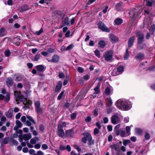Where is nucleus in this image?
Returning a JSON list of instances; mask_svg holds the SVG:
<instances>
[{"label":"nucleus","mask_w":155,"mask_h":155,"mask_svg":"<svg viewBox=\"0 0 155 155\" xmlns=\"http://www.w3.org/2000/svg\"><path fill=\"white\" fill-rule=\"evenodd\" d=\"M16 125L18 126L19 127H22V124L18 120H16Z\"/></svg>","instance_id":"5fc2aeb1"},{"label":"nucleus","mask_w":155,"mask_h":155,"mask_svg":"<svg viewBox=\"0 0 155 155\" xmlns=\"http://www.w3.org/2000/svg\"><path fill=\"white\" fill-rule=\"evenodd\" d=\"M120 150L123 152H124L126 150V148L124 146H122L120 148Z\"/></svg>","instance_id":"774afa93"},{"label":"nucleus","mask_w":155,"mask_h":155,"mask_svg":"<svg viewBox=\"0 0 155 155\" xmlns=\"http://www.w3.org/2000/svg\"><path fill=\"white\" fill-rule=\"evenodd\" d=\"M21 78L20 75H16L14 78V80L17 81H19L21 80Z\"/></svg>","instance_id":"c9c22d12"},{"label":"nucleus","mask_w":155,"mask_h":155,"mask_svg":"<svg viewBox=\"0 0 155 155\" xmlns=\"http://www.w3.org/2000/svg\"><path fill=\"white\" fill-rule=\"evenodd\" d=\"M59 59V56L55 54L54 55L52 58V62L54 63L58 62Z\"/></svg>","instance_id":"a211bd4d"},{"label":"nucleus","mask_w":155,"mask_h":155,"mask_svg":"<svg viewBox=\"0 0 155 155\" xmlns=\"http://www.w3.org/2000/svg\"><path fill=\"white\" fill-rule=\"evenodd\" d=\"M58 76L60 78H63L64 77V74L62 72H59L58 74Z\"/></svg>","instance_id":"6e6d98bb"},{"label":"nucleus","mask_w":155,"mask_h":155,"mask_svg":"<svg viewBox=\"0 0 155 155\" xmlns=\"http://www.w3.org/2000/svg\"><path fill=\"white\" fill-rule=\"evenodd\" d=\"M119 74H121L124 71V66L122 65L119 66L116 69Z\"/></svg>","instance_id":"c756f323"},{"label":"nucleus","mask_w":155,"mask_h":155,"mask_svg":"<svg viewBox=\"0 0 155 155\" xmlns=\"http://www.w3.org/2000/svg\"><path fill=\"white\" fill-rule=\"evenodd\" d=\"M98 45L99 47L101 48H104L105 46V41L103 40H101L99 41L98 42Z\"/></svg>","instance_id":"7c9ffc66"},{"label":"nucleus","mask_w":155,"mask_h":155,"mask_svg":"<svg viewBox=\"0 0 155 155\" xmlns=\"http://www.w3.org/2000/svg\"><path fill=\"white\" fill-rule=\"evenodd\" d=\"M122 4V3L120 2L117 4L116 5V8L117 11H120L122 10V8L123 7Z\"/></svg>","instance_id":"aec40b11"},{"label":"nucleus","mask_w":155,"mask_h":155,"mask_svg":"<svg viewBox=\"0 0 155 155\" xmlns=\"http://www.w3.org/2000/svg\"><path fill=\"white\" fill-rule=\"evenodd\" d=\"M40 54H37L34 58V60L35 61H38L40 59Z\"/></svg>","instance_id":"37998d69"},{"label":"nucleus","mask_w":155,"mask_h":155,"mask_svg":"<svg viewBox=\"0 0 155 155\" xmlns=\"http://www.w3.org/2000/svg\"><path fill=\"white\" fill-rule=\"evenodd\" d=\"M37 70L40 72H43L46 69V67L43 65H40L36 66Z\"/></svg>","instance_id":"ddd939ff"},{"label":"nucleus","mask_w":155,"mask_h":155,"mask_svg":"<svg viewBox=\"0 0 155 155\" xmlns=\"http://www.w3.org/2000/svg\"><path fill=\"white\" fill-rule=\"evenodd\" d=\"M10 140L11 142L13 143V144L16 145L18 144V142L14 140L13 138L11 137Z\"/></svg>","instance_id":"c03bdc74"},{"label":"nucleus","mask_w":155,"mask_h":155,"mask_svg":"<svg viewBox=\"0 0 155 155\" xmlns=\"http://www.w3.org/2000/svg\"><path fill=\"white\" fill-rule=\"evenodd\" d=\"M14 94L15 96V100L16 101H19L22 102H24L26 101V98L23 95L20 94V91H14Z\"/></svg>","instance_id":"39448f33"},{"label":"nucleus","mask_w":155,"mask_h":155,"mask_svg":"<svg viewBox=\"0 0 155 155\" xmlns=\"http://www.w3.org/2000/svg\"><path fill=\"white\" fill-rule=\"evenodd\" d=\"M74 133L71 130H67L65 132V136L68 137H73Z\"/></svg>","instance_id":"dca6fc26"},{"label":"nucleus","mask_w":155,"mask_h":155,"mask_svg":"<svg viewBox=\"0 0 155 155\" xmlns=\"http://www.w3.org/2000/svg\"><path fill=\"white\" fill-rule=\"evenodd\" d=\"M94 53L95 55L98 58L100 57V51L97 49H96L94 51Z\"/></svg>","instance_id":"09e8293b"},{"label":"nucleus","mask_w":155,"mask_h":155,"mask_svg":"<svg viewBox=\"0 0 155 155\" xmlns=\"http://www.w3.org/2000/svg\"><path fill=\"white\" fill-rule=\"evenodd\" d=\"M58 135L61 137H63L64 136V133L63 128L62 126L60 124L59 125L58 127Z\"/></svg>","instance_id":"9b49d317"},{"label":"nucleus","mask_w":155,"mask_h":155,"mask_svg":"<svg viewBox=\"0 0 155 155\" xmlns=\"http://www.w3.org/2000/svg\"><path fill=\"white\" fill-rule=\"evenodd\" d=\"M111 123L114 124H116L120 122V119L119 114L116 113L114 114L111 117Z\"/></svg>","instance_id":"0eeeda50"},{"label":"nucleus","mask_w":155,"mask_h":155,"mask_svg":"<svg viewBox=\"0 0 155 155\" xmlns=\"http://www.w3.org/2000/svg\"><path fill=\"white\" fill-rule=\"evenodd\" d=\"M108 104L109 106H111L113 104V102L112 101V100L110 97L108 99Z\"/></svg>","instance_id":"4d7b16f0"},{"label":"nucleus","mask_w":155,"mask_h":155,"mask_svg":"<svg viewBox=\"0 0 155 155\" xmlns=\"http://www.w3.org/2000/svg\"><path fill=\"white\" fill-rule=\"evenodd\" d=\"M5 54L6 56H9L10 54V52L9 50H6L5 52Z\"/></svg>","instance_id":"13d9d810"},{"label":"nucleus","mask_w":155,"mask_h":155,"mask_svg":"<svg viewBox=\"0 0 155 155\" xmlns=\"http://www.w3.org/2000/svg\"><path fill=\"white\" fill-rule=\"evenodd\" d=\"M142 12V10L138 8H134L131 10L129 12V16L130 18L133 19L137 18Z\"/></svg>","instance_id":"7ed1b4c3"},{"label":"nucleus","mask_w":155,"mask_h":155,"mask_svg":"<svg viewBox=\"0 0 155 155\" xmlns=\"http://www.w3.org/2000/svg\"><path fill=\"white\" fill-rule=\"evenodd\" d=\"M64 93V91H62L61 92V93L58 96L57 98L58 100H60L61 99V98H62L63 96Z\"/></svg>","instance_id":"3c124183"},{"label":"nucleus","mask_w":155,"mask_h":155,"mask_svg":"<svg viewBox=\"0 0 155 155\" xmlns=\"http://www.w3.org/2000/svg\"><path fill=\"white\" fill-rule=\"evenodd\" d=\"M75 20V18H73L71 19L70 21L69 17H67L64 18L62 20V23L63 24L64 26L66 25L70 26L74 24Z\"/></svg>","instance_id":"423d86ee"},{"label":"nucleus","mask_w":155,"mask_h":155,"mask_svg":"<svg viewBox=\"0 0 155 155\" xmlns=\"http://www.w3.org/2000/svg\"><path fill=\"white\" fill-rule=\"evenodd\" d=\"M83 135L84 137L82 138L81 141L82 142L86 143L87 141H88V145L89 146H91L94 144V142L92 140V137L90 134L85 132L84 133Z\"/></svg>","instance_id":"f03ea898"},{"label":"nucleus","mask_w":155,"mask_h":155,"mask_svg":"<svg viewBox=\"0 0 155 155\" xmlns=\"http://www.w3.org/2000/svg\"><path fill=\"white\" fill-rule=\"evenodd\" d=\"M10 95L9 93H7L6 95L5 99V101L8 102L10 99Z\"/></svg>","instance_id":"4c0bfd02"},{"label":"nucleus","mask_w":155,"mask_h":155,"mask_svg":"<svg viewBox=\"0 0 155 155\" xmlns=\"http://www.w3.org/2000/svg\"><path fill=\"white\" fill-rule=\"evenodd\" d=\"M135 40V37L133 36L129 38L128 41V47L129 48L131 47L133 45V43Z\"/></svg>","instance_id":"4468645a"},{"label":"nucleus","mask_w":155,"mask_h":155,"mask_svg":"<svg viewBox=\"0 0 155 155\" xmlns=\"http://www.w3.org/2000/svg\"><path fill=\"white\" fill-rule=\"evenodd\" d=\"M42 147L43 150H46L48 149V147L46 144H44L42 145Z\"/></svg>","instance_id":"052dcab7"},{"label":"nucleus","mask_w":155,"mask_h":155,"mask_svg":"<svg viewBox=\"0 0 155 155\" xmlns=\"http://www.w3.org/2000/svg\"><path fill=\"white\" fill-rule=\"evenodd\" d=\"M74 45L73 44H71L68 46L66 48V50L68 51L74 47Z\"/></svg>","instance_id":"8fccbe9b"},{"label":"nucleus","mask_w":155,"mask_h":155,"mask_svg":"<svg viewBox=\"0 0 155 155\" xmlns=\"http://www.w3.org/2000/svg\"><path fill=\"white\" fill-rule=\"evenodd\" d=\"M146 140H148L150 138V135L149 133L146 132L144 136Z\"/></svg>","instance_id":"a18cd8bd"},{"label":"nucleus","mask_w":155,"mask_h":155,"mask_svg":"<svg viewBox=\"0 0 155 155\" xmlns=\"http://www.w3.org/2000/svg\"><path fill=\"white\" fill-rule=\"evenodd\" d=\"M27 117L28 119L33 124H35V121L32 118V117L31 116H30L29 115L27 116Z\"/></svg>","instance_id":"a19ab883"},{"label":"nucleus","mask_w":155,"mask_h":155,"mask_svg":"<svg viewBox=\"0 0 155 155\" xmlns=\"http://www.w3.org/2000/svg\"><path fill=\"white\" fill-rule=\"evenodd\" d=\"M99 132V131L98 129L97 128L94 129V134L96 135L98 134Z\"/></svg>","instance_id":"338daca9"},{"label":"nucleus","mask_w":155,"mask_h":155,"mask_svg":"<svg viewBox=\"0 0 155 155\" xmlns=\"http://www.w3.org/2000/svg\"><path fill=\"white\" fill-rule=\"evenodd\" d=\"M123 22V20L120 18H116L114 21V25H119L121 24Z\"/></svg>","instance_id":"4be33fe9"},{"label":"nucleus","mask_w":155,"mask_h":155,"mask_svg":"<svg viewBox=\"0 0 155 155\" xmlns=\"http://www.w3.org/2000/svg\"><path fill=\"white\" fill-rule=\"evenodd\" d=\"M155 30V25L154 24L152 25L149 29V31L152 35H153L154 33Z\"/></svg>","instance_id":"c85d7f7f"},{"label":"nucleus","mask_w":155,"mask_h":155,"mask_svg":"<svg viewBox=\"0 0 155 155\" xmlns=\"http://www.w3.org/2000/svg\"><path fill=\"white\" fill-rule=\"evenodd\" d=\"M9 140V139L8 137H5L2 143V144H6L8 143Z\"/></svg>","instance_id":"e433bc0d"},{"label":"nucleus","mask_w":155,"mask_h":155,"mask_svg":"<svg viewBox=\"0 0 155 155\" xmlns=\"http://www.w3.org/2000/svg\"><path fill=\"white\" fill-rule=\"evenodd\" d=\"M13 111L12 109L10 108L7 112H5V114L7 118H10L12 115Z\"/></svg>","instance_id":"2eb2a0df"},{"label":"nucleus","mask_w":155,"mask_h":155,"mask_svg":"<svg viewBox=\"0 0 155 155\" xmlns=\"http://www.w3.org/2000/svg\"><path fill=\"white\" fill-rule=\"evenodd\" d=\"M23 137L24 140H29L31 138V136L30 134H27L23 135Z\"/></svg>","instance_id":"393cba45"},{"label":"nucleus","mask_w":155,"mask_h":155,"mask_svg":"<svg viewBox=\"0 0 155 155\" xmlns=\"http://www.w3.org/2000/svg\"><path fill=\"white\" fill-rule=\"evenodd\" d=\"M62 86L61 81H59L57 83L55 89V91L56 92L59 91L61 88Z\"/></svg>","instance_id":"6ab92c4d"},{"label":"nucleus","mask_w":155,"mask_h":155,"mask_svg":"<svg viewBox=\"0 0 155 155\" xmlns=\"http://www.w3.org/2000/svg\"><path fill=\"white\" fill-rule=\"evenodd\" d=\"M76 116V113H73L71 115V117L72 119H74Z\"/></svg>","instance_id":"e2e57ef3"},{"label":"nucleus","mask_w":155,"mask_h":155,"mask_svg":"<svg viewBox=\"0 0 155 155\" xmlns=\"http://www.w3.org/2000/svg\"><path fill=\"white\" fill-rule=\"evenodd\" d=\"M91 116L89 115L87 116V117L86 118V119H85V121L86 122H88L91 121Z\"/></svg>","instance_id":"864d4df0"},{"label":"nucleus","mask_w":155,"mask_h":155,"mask_svg":"<svg viewBox=\"0 0 155 155\" xmlns=\"http://www.w3.org/2000/svg\"><path fill=\"white\" fill-rule=\"evenodd\" d=\"M126 130L127 134L130 135V127L129 126H127L126 127Z\"/></svg>","instance_id":"ea45409f"},{"label":"nucleus","mask_w":155,"mask_h":155,"mask_svg":"<svg viewBox=\"0 0 155 155\" xmlns=\"http://www.w3.org/2000/svg\"><path fill=\"white\" fill-rule=\"evenodd\" d=\"M13 83V81L12 79L11 78H7L6 81V83L8 87H10L12 86Z\"/></svg>","instance_id":"412c9836"},{"label":"nucleus","mask_w":155,"mask_h":155,"mask_svg":"<svg viewBox=\"0 0 155 155\" xmlns=\"http://www.w3.org/2000/svg\"><path fill=\"white\" fill-rule=\"evenodd\" d=\"M144 1L147 2L146 4L148 6H151L153 3V0H144Z\"/></svg>","instance_id":"2f4dec72"},{"label":"nucleus","mask_w":155,"mask_h":155,"mask_svg":"<svg viewBox=\"0 0 155 155\" xmlns=\"http://www.w3.org/2000/svg\"><path fill=\"white\" fill-rule=\"evenodd\" d=\"M132 103L129 100L124 98L119 99L115 103L116 107L123 111L130 110L132 107Z\"/></svg>","instance_id":"f257e3e1"},{"label":"nucleus","mask_w":155,"mask_h":155,"mask_svg":"<svg viewBox=\"0 0 155 155\" xmlns=\"http://www.w3.org/2000/svg\"><path fill=\"white\" fill-rule=\"evenodd\" d=\"M7 4L8 5H13V1L12 0H8L7 1Z\"/></svg>","instance_id":"680f3d73"},{"label":"nucleus","mask_w":155,"mask_h":155,"mask_svg":"<svg viewBox=\"0 0 155 155\" xmlns=\"http://www.w3.org/2000/svg\"><path fill=\"white\" fill-rule=\"evenodd\" d=\"M135 132L136 134L138 135H141L143 133L142 130L139 128H136L135 129Z\"/></svg>","instance_id":"72a5a7b5"},{"label":"nucleus","mask_w":155,"mask_h":155,"mask_svg":"<svg viewBox=\"0 0 155 155\" xmlns=\"http://www.w3.org/2000/svg\"><path fill=\"white\" fill-rule=\"evenodd\" d=\"M6 34V30L3 28L0 29V37H2L5 36Z\"/></svg>","instance_id":"bb28decb"},{"label":"nucleus","mask_w":155,"mask_h":155,"mask_svg":"<svg viewBox=\"0 0 155 155\" xmlns=\"http://www.w3.org/2000/svg\"><path fill=\"white\" fill-rule=\"evenodd\" d=\"M113 88L111 86L107 87L105 89V93L106 95H108L113 91Z\"/></svg>","instance_id":"f3484780"},{"label":"nucleus","mask_w":155,"mask_h":155,"mask_svg":"<svg viewBox=\"0 0 155 155\" xmlns=\"http://www.w3.org/2000/svg\"><path fill=\"white\" fill-rule=\"evenodd\" d=\"M113 108L112 107H108L107 110V114H110L113 112Z\"/></svg>","instance_id":"58836bf2"},{"label":"nucleus","mask_w":155,"mask_h":155,"mask_svg":"<svg viewBox=\"0 0 155 155\" xmlns=\"http://www.w3.org/2000/svg\"><path fill=\"white\" fill-rule=\"evenodd\" d=\"M136 36L137 37V44H140L142 43L143 41L144 35L140 31L137 32L136 33Z\"/></svg>","instance_id":"9d476101"},{"label":"nucleus","mask_w":155,"mask_h":155,"mask_svg":"<svg viewBox=\"0 0 155 155\" xmlns=\"http://www.w3.org/2000/svg\"><path fill=\"white\" fill-rule=\"evenodd\" d=\"M99 111L98 109H95L93 111V114L95 116H97L98 114Z\"/></svg>","instance_id":"603ef678"},{"label":"nucleus","mask_w":155,"mask_h":155,"mask_svg":"<svg viewBox=\"0 0 155 155\" xmlns=\"http://www.w3.org/2000/svg\"><path fill=\"white\" fill-rule=\"evenodd\" d=\"M136 57L139 60H143L144 58V54L143 53H138Z\"/></svg>","instance_id":"a878e982"},{"label":"nucleus","mask_w":155,"mask_h":155,"mask_svg":"<svg viewBox=\"0 0 155 155\" xmlns=\"http://www.w3.org/2000/svg\"><path fill=\"white\" fill-rule=\"evenodd\" d=\"M110 39L113 43H116L118 40V38L112 34H109Z\"/></svg>","instance_id":"f8f14e48"},{"label":"nucleus","mask_w":155,"mask_h":155,"mask_svg":"<svg viewBox=\"0 0 155 155\" xmlns=\"http://www.w3.org/2000/svg\"><path fill=\"white\" fill-rule=\"evenodd\" d=\"M28 5H25L24 7L22 8V12H23L26 10H28Z\"/></svg>","instance_id":"69168bd1"},{"label":"nucleus","mask_w":155,"mask_h":155,"mask_svg":"<svg viewBox=\"0 0 155 155\" xmlns=\"http://www.w3.org/2000/svg\"><path fill=\"white\" fill-rule=\"evenodd\" d=\"M55 50L53 48H49L48 51V53H52L54 52Z\"/></svg>","instance_id":"0e129e2a"},{"label":"nucleus","mask_w":155,"mask_h":155,"mask_svg":"<svg viewBox=\"0 0 155 155\" xmlns=\"http://www.w3.org/2000/svg\"><path fill=\"white\" fill-rule=\"evenodd\" d=\"M113 54V52L112 50L106 51L104 53L103 57L106 61L111 62L112 61Z\"/></svg>","instance_id":"20e7f679"},{"label":"nucleus","mask_w":155,"mask_h":155,"mask_svg":"<svg viewBox=\"0 0 155 155\" xmlns=\"http://www.w3.org/2000/svg\"><path fill=\"white\" fill-rule=\"evenodd\" d=\"M130 142L129 140H125L123 141V144L125 146H126Z\"/></svg>","instance_id":"de8ad7c7"},{"label":"nucleus","mask_w":155,"mask_h":155,"mask_svg":"<svg viewBox=\"0 0 155 155\" xmlns=\"http://www.w3.org/2000/svg\"><path fill=\"white\" fill-rule=\"evenodd\" d=\"M35 109L38 114H40L43 112V109L40 106V103L39 101H36L35 103Z\"/></svg>","instance_id":"6e6552de"},{"label":"nucleus","mask_w":155,"mask_h":155,"mask_svg":"<svg viewBox=\"0 0 155 155\" xmlns=\"http://www.w3.org/2000/svg\"><path fill=\"white\" fill-rule=\"evenodd\" d=\"M146 47V45L143 43H142L140 44H138L137 48L138 49L141 50L145 48Z\"/></svg>","instance_id":"5701e85b"},{"label":"nucleus","mask_w":155,"mask_h":155,"mask_svg":"<svg viewBox=\"0 0 155 155\" xmlns=\"http://www.w3.org/2000/svg\"><path fill=\"white\" fill-rule=\"evenodd\" d=\"M38 141V137H35L34 138L31 139L30 142L31 144H35L36 143L37 141Z\"/></svg>","instance_id":"cd10ccee"},{"label":"nucleus","mask_w":155,"mask_h":155,"mask_svg":"<svg viewBox=\"0 0 155 155\" xmlns=\"http://www.w3.org/2000/svg\"><path fill=\"white\" fill-rule=\"evenodd\" d=\"M120 127V124H119L116 125L114 128V130L115 132H117L118 131V130Z\"/></svg>","instance_id":"bf43d9fd"},{"label":"nucleus","mask_w":155,"mask_h":155,"mask_svg":"<svg viewBox=\"0 0 155 155\" xmlns=\"http://www.w3.org/2000/svg\"><path fill=\"white\" fill-rule=\"evenodd\" d=\"M119 134L122 137H125L126 133L124 131L122 130H120Z\"/></svg>","instance_id":"79ce46f5"},{"label":"nucleus","mask_w":155,"mask_h":155,"mask_svg":"<svg viewBox=\"0 0 155 155\" xmlns=\"http://www.w3.org/2000/svg\"><path fill=\"white\" fill-rule=\"evenodd\" d=\"M98 26L99 28L102 31L109 32L110 30L107 27H106L104 24L101 21H100L98 24Z\"/></svg>","instance_id":"1a4fd4ad"},{"label":"nucleus","mask_w":155,"mask_h":155,"mask_svg":"<svg viewBox=\"0 0 155 155\" xmlns=\"http://www.w3.org/2000/svg\"><path fill=\"white\" fill-rule=\"evenodd\" d=\"M111 74L113 76H116L120 74L116 69H114L112 71Z\"/></svg>","instance_id":"473e14b6"},{"label":"nucleus","mask_w":155,"mask_h":155,"mask_svg":"<svg viewBox=\"0 0 155 155\" xmlns=\"http://www.w3.org/2000/svg\"><path fill=\"white\" fill-rule=\"evenodd\" d=\"M129 57V54L128 52V49H127L126 50V53L124 55V58L125 60H126Z\"/></svg>","instance_id":"f704fd0d"},{"label":"nucleus","mask_w":155,"mask_h":155,"mask_svg":"<svg viewBox=\"0 0 155 155\" xmlns=\"http://www.w3.org/2000/svg\"><path fill=\"white\" fill-rule=\"evenodd\" d=\"M43 32V30L42 28H41L39 31H36L35 32V34L37 35H40Z\"/></svg>","instance_id":"49530a36"},{"label":"nucleus","mask_w":155,"mask_h":155,"mask_svg":"<svg viewBox=\"0 0 155 155\" xmlns=\"http://www.w3.org/2000/svg\"><path fill=\"white\" fill-rule=\"evenodd\" d=\"M100 84L99 83L94 88V90L95 91V92H94V94H97L99 93L100 92Z\"/></svg>","instance_id":"b1692460"}]
</instances>
